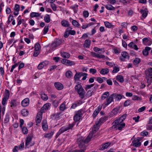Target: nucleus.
<instances>
[{"mask_svg": "<svg viewBox=\"0 0 152 152\" xmlns=\"http://www.w3.org/2000/svg\"><path fill=\"white\" fill-rule=\"evenodd\" d=\"M132 143L133 146L136 147L140 146L141 145V142L139 141L136 138L134 139Z\"/></svg>", "mask_w": 152, "mask_h": 152, "instance_id": "nucleus-24", "label": "nucleus"}, {"mask_svg": "<svg viewBox=\"0 0 152 152\" xmlns=\"http://www.w3.org/2000/svg\"><path fill=\"white\" fill-rule=\"evenodd\" d=\"M40 14L38 12H32L31 13L30 17L31 18L38 17L40 16Z\"/></svg>", "mask_w": 152, "mask_h": 152, "instance_id": "nucleus-41", "label": "nucleus"}, {"mask_svg": "<svg viewBox=\"0 0 152 152\" xmlns=\"http://www.w3.org/2000/svg\"><path fill=\"white\" fill-rule=\"evenodd\" d=\"M42 113H40V112H39L37 113L36 119L37 125V124L41 122L42 119Z\"/></svg>", "mask_w": 152, "mask_h": 152, "instance_id": "nucleus-17", "label": "nucleus"}, {"mask_svg": "<svg viewBox=\"0 0 152 152\" xmlns=\"http://www.w3.org/2000/svg\"><path fill=\"white\" fill-rule=\"evenodd\" d=\"M32 136L31 135H29L27 137L25 143V145L26 147L27 148L29 147L28 145L29 144L31 141L32 140Z\"/></svg>", "mask_w": 152, "mask_h": 152, "instance_id": "nucleus-20", "label": "nucleus"}, {"mask_svg": "<svg viewBox=\"0 0 152 152\" xmlns=\"http://www.w3.org/2000/svg\"><path fill=\"white\" fill-rule=\"evenodd\" d=\"M40 48V45L39 43H37L35 44V50L36 51H39Z\"/></svg>", "mask_w": 152, "mask_h": 152, "instance_id": "nucleus-47", "label": "nucleus"}, {"mask_svg": "<svg viewBox=\"0 0 152 152\" xmlns=\"http://www.w3.org/2000/svg\"><path fill=\"white\" fill-rule=\"evenodd\" d=\"M66 76L68 78H70L72 76V73L71 71H68L66 73Z\"/></svg>", "mask_w": 152, "mask_h": 152, "instance_id": "nucleus-49", "label": "nucleus"}, {"mask_svg": "<svg viewBox=\"0 0 152 152\" xmlns=\"http://www.w3.org/2000/svg\"><path fill=\"white\" fill-rule=\"evenodd\" d=\"M94 92L91 90H89L85 94V96L87 98H89L93 94Z\"/></svg>", "mask_w": 152, "mask_h": 152, "instance_id": "nucleus-40", "label": "nucleus"}, {"mask_svg": "<svg viewBox=\"0 0 152 152\" xmlns=\"http://www.w3.org/2000/svg\"><path fill=\"white\" fill-rule=\"evenodd\" d=\"M101 110V108H99V107H98L95 110L92 115V116L94 118H95L96 117L99 113Z\"/></svg>", "mask_w": 152, "mask_h": 152, "instance_id": "nucleus-36", "label": "nucleus"}, {"mask_svg": "<svg viewBox=\"0 0 152 152\" xmlns=\"http://www.w3.org/2000/svg\"><path fill=\"white\" fill-rule=\"evenodd\" d=\"M19 63H15V62H14V63H15V64L12 65V66L10 70V72H13L14 69L17 66H18L19 65Z\"/></svg>", "mask_w": 152, "mask_h": 152, "instance_id": "nucleus-56", "label": "nucleus"}, {"mask_svg": "<svg viewBox=\"0 0 152 152\" xmlns=\"http://www.w3.org/2000/svg\"><path fill=\"white\" fill-rule=\"evenodd\" d=\"M126 114H124L122 115L120 118L115 120L113 123V127L115 128L116 126L119 125L122 123L124 121L127 116Z\"/></svg>", "mask_w": 152, "mask_h": 152, "instance_id": "nucleus-5", "label": "nucleus"}, {"mask_svg": "<svg viewBox=\"0 0 152 152\" xmlns=\"http://www.w3.org/2000/svg\"><path fill=\"white\" fill-rule=\"evenodd\" d=\"M112 94L109 96L106 99V101L104 102V104L105 106H107L112 102H114Z\"/></svg>", "mask_w": 152, "mask_h": 152, "instance_id": "nucleus-11", "label": "nucleus"}, {"mask_svg": "<svg viewBox=\"0 0 152 152\" xmlns=\"http://www.w3.org/2000/svg\"><path fill=\"white\" fill-rule=\"evenodd\" d=\"M121 56L120 57V59L122 61H125L126 59H129V54L126 52H122L121 53Z\"/></svg>", "mask_w": 152, "mask_h": 152, "instance_id": "nucleus-9", "label": "nucleus"}, {"mask_svg": "<svg viewBox=\"0 0 152 152\" xmlns=\"http://www.w3.org/2000/svg\"><path fill=\"white\" fill-rule=\"evenodd\" d=\"M22 131L23 133L24 134H26L28 133V130L27 128L26 127H23V128Z\"/></svg>", "mask_w": 152, "mask_h": 152, "instance_id": "nucleus-63", "label": "nucleus"}, {"mask_svg": "<svg viewBox=\"0 0 152 152\" xmlns=\"http://www.w3.org/2000/svg\"><path fill=\"white\" fill-rule=\"evenodd\" d=\"M146 76L152 77V68H151L147 69L145 72Z\"/></svg>", "mask_w": 152, "mask_h": 152, "instance_id": "nucleus-28", "label": "nucleus"}, {"mask_svg": "<svg viewBox=\"0 0 152 152\" xmlns=\"http://www.w3.org/2000/svg\"><path fill=\"white\" fill-rule=\"evenodd\" d=\"M109 69L107 68H105L101 69L100 71V74L104 75L107 74L109 72Z\"/></svg>", "mask_w": 152, "mask_h": 152, "instance_id": "nucleus-35", "label": "nucleus"}, {"mask_svg": "<svg viewBox=\"0 0 152 152\" xmlns=\"http://www.w3.org/2000/svg\"><path fill=\"white\" fill-rule=\"evenodd\" d=\"M22 115L24 116H27L29 113L28 111L26 109H23L21 111Z\"/></svg>", "mask_w": 152, "mask_h": 152, "instance_id": "nucleus-37", "label": "nucleus"}, {"mask_svg": "<svg viewBox=\"0 0 152 152\" xmlns=\"http://www.w3.org/2000/svg\"><path fill=\"white\" fill-rule=\"evenodd\" d=\"M13 16L12 15H10L8 18V20L7 21V23L8 24H9L10 22L13 20Z\"/></svg>", "mask_w": 152, "mask_h": 152, "instance_id": "nucleus-61", "label": "nucleus"}, {"mask_svg": "<svg viewBox=\"0 0 152 152\" xmlns=\"http://www.w3.org/2000/svg\"><path fill=\"white\" fill-rule=\"evenodd\" d=\"M9 99L3 97L2 98V104L3 105V107L2 108V114H4V112L5 109V106L7 105V101Z\"/></svg>", "mask_w": 152, "mask_h": 152, "instance_id": "nucleus-13", "label": "nucleus"}, {"mask_svg": "<svg viewBox=\"0 0 152 152\" xmlns=\"http://www.w3.org/2000/svg\"><path fill=\"white\" fill-rule=\"evenodd\" d=\"M120 107H117L114 108L109 114V116L110 118L115 116L119 112Z\"/></svg>", "mask_w": 152, "mask_h": 152, "instance_id": "nucleus-7", "label": "nucleus"}, {"mask_svg": "<svg viewBox=\"0 0 152 152\" xmlns=\"http://www.w3.org/2000/svg\"><path fill=\"white\" fill-rule=\"evenodd\" d=\"M91 41L90 39H87L85 40V41L83 45V46L84 47L87 48H89L91 45Z\"/></svg>", "mask_w": 152, "mask_h": 152, "instance_id": "nucleus-30", "label": "nucleus"}, {"mask_svg": "<svg viewBox=\"0 0 152 152\" xmlns=\"http://www.w3.org/2000/svg\"><path fill=\"white\" fill-rule=\"evenodd\" d=\"M83 112L80 110L75 112V115L74 117V120L75 122L78 121L81 118Z\"/></svg>", "mask_w": 152, "mask_h": 152, "instance_id": "nucleus-6", "label": "nucleus"}, {"mask_svg": "<svg viewBox=\"0 0 152 152\" xmlns=\"http://www.w3.org/2000/svg\"><path fill=\"white\" fill-rule=\"evenodd\" d=\"M75 91L79 95V97L82 99H84L85 97L86 92L84 89L80 84H78L75 86Z\"/></svg>", "mask_w": 152, "mask_h": 152, "instance_id": "nucleus-3", "label": "nucleus"}, {"mask_svg": "<svg viewBox=\"0 0 152 152\" xmlns=\"http://www.w3.org/2000/svg\"><path fill=\"white\" fill-rule=\"evenodd\" d=\"M116 79L121 83H123L124 81V78L121 75L117 76L116 77Z\"/></svg>", "mask_w": 152, "mask_h": 152, "instance_id": "nucleus-42", "label": "nucleus"}, {"mask_svg": "<svg viewBox=\"0 0 152 152\" xmlns=\"http://www.w3.org/2000/svg\"><path fill=\"white\" fill-rule=\"evenodd\" d=\"M105 7L108 10H113L116 9L115 7H113L110 4H107L105 5Z\"/></svg>", "mask_w": 152, "mask_h": 152, "instance_id": "nucleus-33", "label": "nucleus"}, {"mask_svg": "<svg viewBox=\"0 0 152 152\" xmlns=\"http://www.w3.org/2000/svg\"><path fill=\"white\" fill-rule=\"evenodd\" d=\"M72 24L74 26L77 27H79L80 26V24L76 20H73L72 22Z\"/></svg>", "mask_w": 152, "mask_h": 152, "instance_id": "nucleus-51", "label": "nucleus"}, {"mask_svg": "<svg viewBox=\"0 0 152 152\" xmlns=\"http://www.w3.org/2000/svg\"><path fill=\"white\" fill-rule=\"evenodd\" d=\"M142 42L144 45H150L152 43L151 39L149 38H145L142 39Z\"/></svg>", "mask_w": 152, "mask_h": 152, "instance_id": "nucleus-14", "label": "nucleus"}, {"mask_svg": "<svg viewBox=\"0 0 152 152\" xmlns=\"http://www.w3.org/2000/svg\"><path fill=\"white\" fill-rule=\"evenodd\" d=\"M110 95L109 92L108 91H106L101 96V99L102 100H104L105 99H107L109 96Z\"/></svg>", "mask_w": 152, "mask_h": 152, "instance_id": "nucleus-31", "label": "nucleus"}, {"mask_svg": "<svg viewBox=\"0 0 152 152\" xmlns=\"http://www.w3.org/2000/svg\"><path fill=\"white\" fill-rule=\"evenodd\" d=\"M140 59L139 58H135L133 61V64L134 65H137L140 63Z\"/></svg>", "mask_w": 152, "mask_h": 152, "instance_id": "nucleus-54", "label": "nucleus"}, {"mask_svg": "<svg viewBox=\"0 0 152 152\" xmlns=\"http://www.w3.org/2000/svg\"><path fill=\"white\" fill-rule=\"evenodd\" d=\"M78 6L77 4H75L70 7V8L73 9L75 13H76L78 11Z\"/></svg>", "mask_w": 152, "mask_h": 152, "instance_id": "nucleus-43", "label": "nucleus"}, {"mask_svg": "<svg viewBox=\"0 0 152 152\" xmlns=\"http://www.w3.org/2000/svg\"><path fill=\"white\" fill-rule=\"evenodd\" d=\"M61 24L62 25L65 27H69L70 24L68 22L65 20H62L61 21Z\"/></svg>", "mask_w": 152, "mask_h": 152, "instance_id": "nucleus-32", "label": "nucleus"}, {"mask_svg": "<svg viewBox=\"0 0 152 152\" xmlns=\"http://www.w3.org/2000/svg\"><path fill=\"white\" fill-rule=\"evenodd\" d=\"M72 28L70 27H69L67 28V30H69V34L71 35H75L76 34V32L74 30H71Z\"/></svg>", "mask_w": 152, "mask_h": 152, "instance_id": "nucleus-46", "label": "nucleus"}, {"mask_svg": "<svg viewBox=\"0 0 152 152\" xmlns=\"http://www.w3.org/2000/svg\"><path fill=\"white\" fill-rule=\"evenodd\" d=\"M112 94L113 99L115 98L116 101H119L122 98V96L120 94L116 93L113 94Z\"/></svg>", "mask_w": 152, "mask_h": 152, "instance_id": "nucleus-23", "label": "nucleus"}, {"mask_svg": "<svg viewBox=\"0 0 152 152\" xmlns=\"http://www.w3.org/2000/svg\"><path fill=\"white\" fill-rule=\"evenodd\" d=\"M10 107L12 109H14L15 107H16L17 105V100L16 99H12L11 100L10 102Z\"/></svg>", "mask_w": 152, "mask_h": 152, "instance_id": "nucleus-25", "label": "nucleus"}, {"mask_svg": "<svg viewBox=\"0 0 152 152\" xmlns=\"http://www.w3.org/2000/svg\"><path fill=\"white\" fill-rule=\"evenodd\" d=\"M66 108L64 103H62L60 106V109L61 110L64 111Z\"/></svg>", "mask_w": 152, "mask_h": 152, "instance_id": "nucleus-55", "label": "nucleus"}, {"mask_svg": "<svg viewBox=\"0 0 152 152\" xmlns=\"http://www.w3.org/2000/svg\"><path fill=\"white\" fill-rule=\"evenodd\" d=\"M50 104L49 103H47L45 104L41 108L40 112L43 113L48 110L50 107Z\"/></svg>", "mask_w": 152, "mask_h": 152, "instance_id": "nucleus-12", "label": "nucleus"}, {"mask_svg": "<svg viewBox=\"0 0 152 152\" xmlns=\"http://www.w3.org/2000/svg\"><path fill=\"white\" fill-rule=\"evenodd\" d=\"M14 14L15 15H17L19 14V11L20 10V6L18 4H16L14 8Z\"/></svg>", "mask_w": 152, "mask_h": 152, "instance_id": "nucleus-21", "label": "nucleus"}, {"mask_svg": "<svg viewBox=\"0 0 152 152\" xmlns=\"http://www.w3.org/2000/svg\"><path fill=\"white\" fill-rule=\"evenodd\" d=\"M85 74V73L79 72L76 73L74 77V80L75 81L79 80L80 78Z\"/></svg>", "mask_w": 152, "mask_h": 152, "instance_id": "nucleus-16", "label": "nucleus"}, {"mask_svg": "<svg viewBox=\"0 0 152 152\" xmlns=\"http://www.w3.org/2000/svg\"><path fill=\"white\" fill-rule=\"evenodd\" d=\"M92 137V133L90 132L86 138L81 137L77 140V143L80 149H75L72 151L70 152H84L86 150L85 144L90 141Z\"/></svg>", "mask_w": 152, "mask_h": 152, "instance_id": "nucleus-1", "label": "nucleus"}, {"mask_svg": "<svg viewBox=\"0 0 152 152\" xmlns=\"http://www.w3.org/2000/svg\"><path fill=\"white\" fill-rule=\"evenodd\" d=\"M94 86V84L86 85L85 86V89L86 91H87V90L91 88L92 87H93Z\"/></svg>", "mask_w": 152, "mask_h": 152, "instance_id": "nucleus-62", "label": "nucleus"}, {"mask_svg": "<svg viewBox=\"0 0 152 152\" xmlns=\"http://www.w3.org/2000/svg\"><path fill=\"white\" fill-rule=\"evenodd\" d=\"M90 54L93 57H96L98 58H104L105 57V56L103 55H101L93 52H91Z\"/></svg>", "mask_w": 152, "mask_h": 152, "instance_id": "nucleus-15", "label": "nucleus"}, {"mask_svg": "<svg viewBox=\"0 0 152 152\" xmlns=\"http://www.w3.org/2000/svg\"><path fill=\"white\" fill-rule=\"evenodd\" d=\"M104 24L105 26L107 28H113V25L112 24V23H109L108 22H104Z\"/></svg>", "mask_w": 152, "mask_h": 152, "instance_id": "nucleus-38", "label": "nucleus"}, {"mask_svg": "<svg viewBox=\"0 0 152 152\" xmlns=\"http://www.w3.org/2000/svg\"><path fill=\"white\" fill-rule=\"evenodd\" d=\"M61 43L62 41L61 40L59 39H56L54 42L52 44L51 47L53 48H55L61 45Z\"/></svg>", "mask_w": 152, "mask_h": 152, "instance_id": "nucleus-10", "label": "nucleus"}, {"mask_svg": "<svg viewBox=\"0 0 152 152\" xmlns=\"http://www.w3.org/2000/svg\"><path fill=\"white\" fill-rule=\"evenodd\" d=\"M132 99L134 100H140V98L137 96L134 95L132 97Z\"/></svg>", "mask_w": 152, "mask_h": 152, "instance_id": "nucleus-64", "label": "nucleus"}, {"mask_svg": "<svg viewBox=\"0 0 152 152\" xmlns=\"http://www.w3.org/2000/svg\"><path fill=\"white\" fill-rule=\"evenodd\" d=\"M44 20L47 23H49L50 21V16L48 14H46L44 17Z\"/></svg>", "mask_w": 152, "mask_h": 152, "instance_id": "nucleus-34", "label": "nucleus"}, {"mask_svg": "<svg viewBox=\"0 0 152 152\" xmlns=\"http://www.w3.org/2000/svg\"><path fill=\"white\" fill-rule=\"evenodd\" d=\"M48 26H45L43 29L42 34L45 35L47 33L48 31Z\"/></svg>", "mask_w": 152, "mask_h": 152, "instance_id": "nucleus-59", "label": "nucleus"}, {"mask_svg": "<svg viewBox=\"0 0 152 152\" xmlns=\"http://www.w3.org/2000/svg\"><path fill=\"white\" fill-rule=\"evenodd\" d=\"M53 133L51 131L49 133L46 134L44 135V137L45 138H50L53 136Z\"/></svg>", "mask_w": 152, "mask_h": 152, "instance_id": "nucleus-44", "label": "nucleus"}, {"mask_svg": "<svg viewBox=\"0 0 152 152\" xmlns=\"http://www.w3.org/2000/svg\"><path fill=\"white\" fill-rule=\"evenodd\" d=\"M129 47L133 49L136 50H137L138 49V48L137 47V46L134 44V42H131L128 45Z\"/></svg>", "mask_w": 152, "mask_h": 152, "instance_id": "nucleus-29", "label": "nucleus"}, {"mask_svg": "<svg viewBox=\"0 0 152 152\" xmlns=\"http://www.w3.org/2000/svg\"><path fill=\"white\" fill-rule=\"evenodd\" d=\"M54 85L56 89L58 90H61L64 88L63 85L60 82L55 83Z\"/></svg>", "mask_w": 152, "mask_h": 152, "instance_id": "nucleus-19", "label": "nucleus"}, {"mask_svg": "<svg viewBox=\"0 0 152 152\" xmlns=\"http://www.w3.org/2000/svg\"><path fill=\"white\" fill-rule=\"evenodd\" d=\"M107 120V117L105 116L102 117L100 118L99 121L96 123L94 127L92 128V131H91L90 132H91L92 133L93 135V134L95 133L98 130L100 126Z\"/></svg>", "mask_w": 152, "mask_h": 152, "instance_id": "nucleus-2", "label": "nucleus"}, {"mask_svg": "<svg viewBox=\"0 0 152 152\" xmlns=\"http://www.w3.org/2000/svg\"><path fill=\"white\" fill-rule=\"evenodd\" d=\"M140 12L142 14V17L144 18L147 17L148 12V11L147 8H145L144 10H140Z\"/></svg>", "mask_w": 152, "mask_h": 152, "instance_id": "nucleus-18", "label": "nucleus"}, {"mask_svg": "<svg viewBox=\"0 0 152 152\" xmlns=\"http://www.w3.org/2000/svg\"><path fill=\"white\" fill-rule=\"evenodd\" d=\"M61 62L63 64L69 66L75 65L76 64L75 62L74 61L64 59H62L61 61Z\"/></svg>", "mask_w": 152, "mask_h": 152, "instance_id": "nucleus-8", "label": "nucleus"}, {"mask_svg": "<svg viewBox=\"0 0 152 152\" xmlns=\"http://www.w3.org/2000/svg\"><path fill=\"white\" fill-rule=\"evenodd\" d=\"M126 124L125 123H122L117 126L118 127V129L119 130H121L123 128H124Z\"/></svg>", "mask_w": 152, "mask_h": 152, "instance_id": "nucleus-45", "label": "nucleus"}, {"mask_svg": "<svg viewBox=\"0 0 152 152\" xmlns=\"http://www.w3.org/2000/svg\"><path fill=\"white\" fill-rule=\"evenodd\" d=\"M42 127L43 130L45 131H46L48 129V125L47 123L46 120H43L42 123Z\"/></svg>", "mask_w": 152, "mask_h": 152, "instance_id": "nucleus-26", "label": "nucleus"}, {"mask_svg": "<svg viewBox=\"0 0 152 152\" xmlns=\"http://www.w3.org/2000/svg\"><path fill=\"white\" fill-rule=\"evenodd\" d=\"M132 103L131 100H127L126 101L124 104V105L125 107L129 105Z\"/></svg>", "mask_w": 152, "mask_h": 152, "instance_id": "nucleus-52", "label": "nucleus"}, {"mask_svg": "<svg viewBox=\"0 0 152 152\" xmlns=\"http://www.w3.org/2000/svg\"><path fill=\"white\" fill-rule=\"evenodd\" d=\"M147 80V83L148 86H149L151 84L152 82V77L149 76H146Z\"/></svg>", "mask_w": 152, "mask_h": 152, "instance_id": "nucleus-39", "label": "nucleus"}, {"mask_svg": "<svg viewBox=\"0 0 152 152\" xmlns=\"http://www.w3.org/2000/svg\"><path fill=\"white\" fill-rule=\"evenodd\" d=\"M29 103V100L26 98L23 100L21 102L22 105L23 107H26L28 105Z\"/></svg>", "mask_w": 152, "mask_h": 152, "instance_id": "nucleus-22", "label": "nucleus"}, {"mask_svg": "<svg viewBox=\"0 0 152 152\" xmlns=\"http://www.w3.org/2000/svg\"><path fill=\"white\" fill-rule=\"evenodd\" d=\"M110 144L109 142H107L102 145V147L101 149L102 150H104L107 148L109 145Z\"/></svg>", "mask_w": 152, "mask_h": 152, "instance_id": "nucleus-48", "label": "nucleus"}, {"mask_svg": "<svg viewBox=\"0 0 152 152\" xmlns=\"http://www.w3.org/2000/svg\"><path fill=\"white\" fill-rule=\"evenodd\" d=\"M10 96V91L9 90H5V94L4 96V97L9 99Z\"/></svg>", "mask_w": 152, "mask_h": 152, "instance_id": "nucleus-57", "label": "nucleus"}, {"mask_svg": "<svg viewBox=\"0 0 152 152\" xmlns=\"http://www.w3.org/2000/svg\"><path fill=\"white\" fill-rule=\"evenodd\" d=\"M74 124L73 123L69 124L67 126H64L61 128L57 133L56 135V137H57L58 136L62 133H64L65 131H67L69 129H72L73 127Z\"/></svg>", "mask_w": 152, "mask_h": 152, "instance_id": "nucleus-4", "label": "nucleus"}, {"mask_svg": "<svg viewBox=\"0 0 152 152\" xmlns=\"http://www.w3.org/2000/svg\"><path fill=\"white\" fill-rule=\"evenodd\" d=\"M9 121V115L7 113L6 115L5 118L4 119V123H6L8 122Z\"/></svg>", "mask_w": 152, "mask_h": 152, "instance_id": "nucleus-58", "label": "nucleus"}, {"mask_svg": "<svg viewBox=\"0 0 152 152\" xmlns=\"http://www.w3.org/2000/svg\"><path fill=\"white\" fill-rule=\"evenodd\" d=\"M60 53L61 56L64 58H68L70 56L69 54L67 52L61 51Z\"/></svg>", "mask_w": 152, "mask_h": 152, "instance_id": "nucleus-27", "label": "nucleus"}, {"mask_svg": "<svg viewBox=\"0 0 152 152\" xmlns=\"http://www.w3.org/2000/svg\"><path fill=\"white\" fill-rule=\"evenodd\" d=\"M45 65V62H41L38 65L37 68L39 69H41L43 68Z\"/></svg>", "mask_w": 152, "mask_h": 152, "instance_id": "nucleus-50", "label": "nucleus"}, {"mask_svg": "<svg viewBox=\"0 0 152 152\" xmlns=\"http://www.w3.org/2000/svg\"><path fill=\"white\" fill-rule=\"evenodd\" d=\"M41 98L44 100H47L48 99V96L45 94L42 93L41 94Z\"/></svg>", "mask_w": 152, "mask_h": 152, "instance_id": "nucleus-53", "label": "nucleus"}, {"mask_svg": "<svg viewBox=\"0 0 152 152\" xmlns=\"http://www.w3.org/2000/svg\"><path fill=\"white\" fill-rule=\"evenodd\" d=\"M119 71V68L116 66H115L113 67V69L112 71L113 73H116Z\"/></svg>", "mask_w": 152, "mask_h": 152, "instance_id": "nucleus-60", "label": "nucleus"}]
</instances>
